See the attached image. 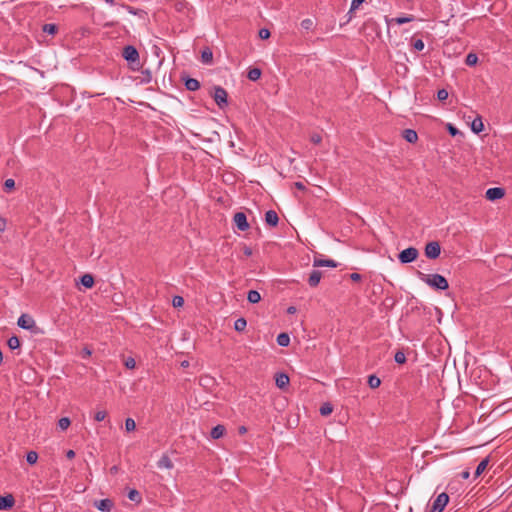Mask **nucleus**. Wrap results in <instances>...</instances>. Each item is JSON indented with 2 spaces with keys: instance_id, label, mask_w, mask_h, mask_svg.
I'll use <instances>...</instances> for the list:
<instances>
[{
  "instance_id": "obj_26",
  "label": "nucleus",
  "mask_w": 512,
  "mask_h": 512,
  "mask_svg": "<svg viewBox=\"0 0 512 512\" xmlns=\"http://www.w3.org/2000/svg\"><path fill=\"white\" fill-rule=\"evenodd\" d=\"M81 284L86 288H91L94 284V279L90 274H84L81 277Z\"/></svg>"
},
{
  "instance_id": "obj_19",
  "label": "nucleus",
  "mask_w": 512,
  "mask_h": 512,
  "mask_svg": "<svg viewBox=\"0 0 512 512\" xmlns=\"http://www.w3.org/2000/svg\"><path fill=\"white\" fill-rule=\"evenodd\" d=\"M484 129V125H483V122H482V119L481 117H477L475 118L472 123H471V130L478 134L480 132H482Z\"/></svg>"
},
{
  "instance_id": "obj_8",
  "label": "nucleus",
  "mask_w": 512,
  "mask_h": 512,
  "mask_svg": "<svg viewBox=\"0 0 512 512\" xmlns=\"http://www.w3.org/2000/svg\"><path fill=\"white\" fill-rule=\"evenodd\" d=\"M93 505L101 512H111L114 507V503L111 499L95 500Z\"/></svg>"
},
{
  "instance_id": "obj_14",
  "label": "nucleus",
  "mask_w": 512,
  "mask_h": 512,
  "mask_svg": "<svg viewBox=\"0 0 512 512\" xmlns=\"http://www.w3.org/2000/svg\"><path fill=\"white\" fill-rule=\"evenodd\" d=\"M265 221L268 225L274 227L278 224L279 222V217L277 215V213L274 211V210H268L266 213H265Z\"/></svg>"
},
{
  "instance_id": "obj_22",
  "label": "nucleus",
  "mask_w": 512,
  "mask_h": 512,
  "mask_svg": "<svg viewBox=\"0 0 512 512\" xmlns=\"http://www.w3.org/2000/svg\"><path fill=\"white\" fill-rule=\"evenodd\" d=\"M225 433V427L223 425H217L211 430V437L213 439L221 438Z\"/></svg>"
},
{
  "instance_id": "obj_16",
  "label": "nucleus",
  "mask_w": 512,
  "mask_h": 512,
  "mask_svg": "<svg viewBox=\"0 0 512 512\" xmlns=\"http://www.w3.org/2000/svg\"><path fill=\"white\" fill-rule=\"evenodd\" d=\"M403 138L409 143H415L418 140V135L413 129H405L403 131Z\"/></svg>"
},
{
  "instance_id": "obj_28",
  "label": "nucleus",
  "mask_w": 512,
  "mask_h": 512,
  "mask_svg": "<svg viewBox=\"0 0 512 512\" xmlns=\"http://www.w3.org/2000/svg\"><path fill=\"white\" fill-rule=\"evenodd\" d=\"M478 62V56L477 54L475 53H469L467 56H466V59H465V64L467 66H474L476 65Z\"/></svg>"
},
{
  "instance_id": "obj_32",
  "label": "nucleus",
  "mask_w": 512,
  "mask_h": 512,
  "mask_svg": "<svg viewBox=\"0 0 512 512\" xmlns=\"http://www.w3.org/2000/svg\"><path fill=\"white\" fill-rule=\"evenodd\" d=\"M248 78L251 80V81H256L260 78L261 76V70L258 69V68H253L251 70H249L248 72Z\"/></svg>"
},
{
  "instance_id": "obj_43",
  "label": "nucleus",
  "mask_w": 512,
  "mask_h": 512,
  "mask_svg": "<svg viewBox=\"0 0 512 512\" xmlns=\"http://www.w3.org/2000/svg\"><path fill=\"white\" fill-rule=\"evenodd\" d=\"M124 365L126 366V368L128 369H134L135 366H136V361L134 358L132 357H128L125 362H124Z\"/></svg>"
},
{
  "instance_id": "obj_35",
  "label": "nucleus",
  "mask_w": 512,
  "mask_h": 512,
  "mask_svg": "<svg viewBox=\"0 0 512 512\" xmlns=\"http://www.w3.org/2000/svg\"><path fill=\"white\" fill-rule=\"evenodd\" d=\"M71 424V421L68 417H62L58 421V426L61 430H66Z\"/></svg>"
},
{
  "instance_id": "obj_48",
  "label": "nucleus",
  "mask_w": 512,
  "mask_h": 512,
  "mask_svg": "<svg viewBox=\"0 0 512 512\" xmlns=\"http://www.w3.org/2000/svg\"><path fill=\"white\" fill-rule=\"evenodd\" d=\"M322 141V137L319 134H313L311 136V142L314 144H319Z\"/></svg>"
},
{
  "instance_id": "obj_24",
  "label": "nucleus",
  "mask_w": 512,
  "mask_h": 512,
  "mask_svg": "<svg viewBox=\"0 0 512 512\" xmlns=\"http://www.w3.org/2000/svg\"><path fill=\"white\" fill-rule=\"evenodd\" d=\"M247 300L252 304H256L261 300V295L256 290H250L247 295Z\"/></svg>"
},
{
  "instance_id": "obj_45",
  "label": "nucleus",
  "mask_w": 512,
  "mask_h": 512,
  "mask_svg": "<svg viewBox=\"0 0 512 512\" xmlns=\"http://www.w3.org/2000/svg\"><path fill=\"white\" fill-rule=\"evenodd\" d=\"M107 416V413L105 411H98L95 413L94 419L98 422L103 421Z\"/></svg>"
},
{
  "instance_id": "obj_37",
  "label": "nucleus",
  "mask_w": 512,
  "mask_h": 512,
  "mask_svg": "<svg viewBox=\"0 0 512 512\" xmlns=\"http://www.w3.org/2000/svg\"><path fill=\"white\" fill-rule=\"evenodd\" d=\"M394 360L398 364H404L406 362V356L404 352L398 351L395 353Z\"/></svg>"
},
{
  "instance_id": "obj_2",
  "label": "nucleus",
  "mask_w": 512,
  "mask_h": 512,
  "mask_svg": "<svg viewBox=\"0 0 512 512\" xmlns=\"http://www.w3.org/2000/svg\"><path fill=\"white\" fill-rule=\"evenodd\" d=\"M418 255L419 252L415 247H408L399 253L398 259L401 263L407 264L416 260Z\"/></svg>"
},
{
  "instance_id": "obj_56",
  "label": "nucleus",
  "mask_w": 512,
  "mask_h": 512,
  "mask_svg": "<svg viewBox=\"0 0 512 512\" xmlns=\"http://www.w3.org/2000/svg\"><path fill=\"white\" fill-rule=\"evenodd\" d=\"M287 313H288V314H294V313H296V308H295L294 306H290V307H288V309H287Z\"/></svg>"
},
{
  "instance_id": "obj_25",
  "label": "nucleus",
  "mask_w": 512,
  "mask_h": 512,
  "mask_svg": "<svg viewBox=\"0 0 512 512\" xmlns=\"http://www.w3.org/2000/svg\"><path fill=\"white\" fill-rule=\"evenodd\" d=\"M247 326V321L245 318L241 317V318H238L235 322H234V329L238 332H242L245 330Z\"/></svg>"
},
{
  "instance_id": "obj_31",
  "label": "nucleus",
  "mask_w": 512,
  "mask_h": 512,
  "mask_svg": "<svg viewBox=\"0 0 512 512\" xmlns=\"http://www.w3.org/2000/svg\"><path fill=\"white\" fill-rule=\"evenodd\" d=\"M57 30H58L57 25H55L53 23H48L43 26V32L50 34V35H54L57 32Z\"/></svg>"
},
{
  "instance_id": "obj_1",
  "label": "nucleus",
  "mask_w": 512,
  "mask_h": 512,
  "mask_svg": "<svg viewBox=\"0 0 512 512\" xmlns=\"http://www.w3.org/2000/svg\"><path fill=\"white\" fill-rule=\"evenodd\" d=\"M420 280L436 290H446L449 287L447 279L440 274H424L418 272Z\"/></svg>"
},
{
  "instance_id": "obj_60",
  "label": "nucleus",
  "mask_w": 512,
  "mask_h": 512,
  "mask_svg": "<svg viewBox=\"0 0 512 512\" xmlns=\"http://www.w3.org/2000/svg\"><path fill=\"white\" fill-rule=\"evenodd\" d=\"M246 432V428L245 427H241L240 428V433H245Z\"/></svg>"
},
{
  "instance_id": "obj_30",
  "label": "nucleus",
  "mask_w": 512,
  "mask_h": 512,
  "mask_svg": "<svg viewBox=\"0 0 512 512\" xmlns=\"http://www.w3.org/2000/svg\"><path fill=\"white\" fill-rule=\"evenodd\" d=\"M381 384V380L375 376V375H370L368 377V385L370 388L372 389H375V388H378Z\"/></svg>"
},
{
  "instance_id": "obj_27",
  "label": "nucleus",
  "mask_w": 512,
  "mask_h": 512,
  "mask_svg": "<svg viewBox=\"0 0 512 512\" xmlns=\"http://www.w3.org/2000/svg\"><path fill=\"white\" fill-rule=\"evenodd\" d=\"M128 498H129V500H131L135 503H140L142 501L141 495L136 489H131L128 492Z\"/></svg>"
},
{
  "instance_id": "obj_55",
  "label": "nucleus",
  "mask_w": 512,
  "mask_h": 512,
  "mask_svg": "<svg viewBox=\"0 0 512 512\" xmlns=\"http://www.w3.org/2000/svg\"><path fill=\"white\" fill-rule=\"evenodd\" d=\"M469 476H470V472H469V470H465V471L461 472V477H462L463 479H468V478H469Z\"/></svg>"
},
{
  "instance_id": "obj_20",
  "label": "nucleus",
  "mask_w": 512,
  "mask_h": 512,
  "mask_svg": "<svg viewBox=\"0 0 512 512\" xmlns=\"http://www.w3.org/2000/svg\"><path fill=\"white\" fill-rule=\"evenodd\" d=\"M157 466H158L159 468H161V469H162V468H165V469H172V468H173V463H172V461L170 460V458H169L168 456L163 455V456L159 459V461H158V463H157Z\"/></svg>"
},
{
  "instance_id": "obj_17",
  "label": "nucleus",
  "mask_w": 512,
  "mask_h": 512,
  "mask_svg": "<svg viewBox=\"0 0 512 512\" xmlns=\"http://www.w3.org/2000/svg\"><path fill=\"white\" fill-rule=\"evenodd\" d=\"M201 61L204 64H211L213 61V53L210 48H205L201 52Z\"/></svg>"
},
{
  "instance_id": "obj_47",
  "label": "nucleus",
  "mask_w": 512,
  "mask_h": 512,
  "mask_svg": "<svg viewBox=\"0 0 512 512\" xmlns=\"http://www.w3.org/2000/svg\"><path fill=\"white\" fill-rule=\"evenodd\" d=\"M365 0H352L350 10H356Z\"/></svg>"
},
{
  "instance_id": "obj_52",
  "label": "nucleus",
  "mask_w": 512,
  "mask_h": 512,
  "mask_svg": "<svg viewBox=\"0 0 512 512\" xmlns=\"http://www.w3.org/2000/svg\"><path fill=\"white\" fill-rule=\"evenodd\" d=\"M448 131H449V133H450L452 136H455V135L458 133L457 128H455V127H454V126H452V125H449V126H448Z\"/></svg>"
},
{
  "instance_id": "obj_23",
  "label": "nucleus",
  "mask_w": 512,
  "mask_h": 512,
  "mask_svg": "<svg viewBox=\"0 0 512 512\" xmlns=\"http://www.w3.org/2000/svg\"><path fill=\"white\" fill-rule=\"evenodd\" d=\"M277 344L281 347H287L290 344V337L286 333H280L277 336Z\"/></svg>"
},
{
  "instance_id": "obj_57",
  "label": "nucleus",
  "mask_w": 512,
  "mask_h": 512,
  "mask_svg": "<svg viewBox=\"0 0 512 512\" xmlns=\"http://www.w3.org/2000/svg\"><path fill=\"white\" fill-rule=\"evenodd\" d=\"M181 367H183V368L189 367V361H187V360L182 361L181 362Z\"/></svg>"
},
{
  "instance_id": "obj_39",
  "label": "nucleus",
  "mask_w": 512,
  "mask_h": 512,
  "mask_svg": "<svg viewBox=\"0 0 512 512\" xmlns=\"http://www.w3.org/2000/svg\"><path fill=\"white\" fill-rule=\"evenodd\" d=\"M332 412V406L329 403L323 404L320 408V413L323 416L329 415Z\"/></svg>"
},
{
  "instance_id": "obj_9",
  "label": "nucleus",
  "mask_w": 512,
  "mask_h": 512,
  "mask_svg": "<svg viewBox=\"0 0 512 512\" xmlns=\"http://www.w3.org/2000/svg\"><path fill=\"white\" fill-rule=\"evenodd\" d=\"M234 223L237 226V228L241 231H246L249 228L247 217L243 212H237L234 215Z\"/></svg>"
},
{
  "instance_id": "obj_5",
  "label": "nucleus",
  "mask_w": 512,
  "mask_h": 512,
  "mask_svg": "<svg viewBox=\"0 0 512 512\" xmlns=\"http://www.w3.org/2000/svg\"><path fill=\"white\" fill-rule=\"evenodd\" d=\"M214 100L216 102V104L222 108L224 106L227 105L228 101H227V92L224 88L220 87V86H217L215 87L214 89Z\"/></svg>"
},
{
  "instance_id": "obj_36",
  "label": "nucleus",
  "mask_w": 512,
  "mask_h": 512,
  "mask_svg": "<svg viewBox=\"0 0 512 512\" xmlns=\"http://www.w3.org/2000/svg\"><path fill=\"white\" fill-rule=\"evenodd\" d=\"M125 429L127 432H132L136 429V423H135L134 419L127 418L125 420Z\"/></svg>"
},
{
  "instance_id": "obj_58",
  "label": "nucleus",
  "mask_w": 512,
  "mask_h": 512,
  "mask_svg": "<svg viewBox=\"0 0 512 512\" xmlns=\"http://www.w3.org/2000/svg\"><path fill=\"white\" fill-rule=\"evenodd\" d=\"M244 253H245V255L250 256L252 254V251L250 248H246Z\"/></svg>"
},
{
  "instance_id": "obj_6",
  "label": "nucleus",
  "mask_w": 512,
  "mask_h": 512,
  "mask_svg": "<svg viewBox=\"0 0 512 512\" xmlns=\"http://www.w3.org/2000/svg\"><path fill=\"white\" fill-rule=\"evenodd\" d=\"M17 324L20 328L30 331H32L36 327L35 320L27 314H22L18 318Z\"/></svg>"
},
{
  "instance_id": "obj_46",
  "label": "nucleus",
  "mask_w": 512,
  "mask_h": 512,
  "mask_svg": "<svg viewBox=\"0 0 512 512\" xmlns=\"http://www.w3.org/2000/svg\"><path fill=\"white\" fill-rule=\"evenodd\" d=\"M269 36H270V31L268 29H265V28L260 29L259 37L261 39H267V38H269Z\"/></svg>"
},
{
  "instance_id": "obj_51",
  "label": "nucleus",
  "mask_w": 512,
  "mask_h": 512,
  "mask_svg": "<svg viewBox=\"0 0 512 512\" xmlns=\"http://www.w3.org/2000/svg\"><path fill=\"white\" fill-rule=\"evenodd\" d=\"M361 278H362V277H361V275H360L359 273H352V274L350 275V279H351L352 281H360V280H361Z\"/></svg>"
},
{
  "instance_id": "obj_34",
  "label": "nucleus",
  "mask_w": 512,
  "mask_h": 512,
  "mask_svg": "<svg viewBox=\"0 0 512 512\" xmlns=\"http://www.w3.org/2000/svg\"><path fill=\"white\" fill-rule=\"evenodd\" d=\"M38 460V454L35 452V451H29L26 455V461L33 465L37 462Z\"/></svg>"
},
{
  "instance_id": "obj_7",
  "label": "nucleus",
  "mask_w": 512,
  "mask_h": 512,
  "mask_svg": "<svg viewBox=\"0 0 512 512\" xmlns=\"http://www.w3.org/2000/svg\"><path fill=\"white\" fill-rule=\"evenodd\" d=\"M122 55L124 59L128 62L133 63L139 60V53L137 49L132 45L124 47Z\"/></svg>"
},
{
  "instance_id": "obj_38",
  "label": "nucleus",
  "mask_w": 512,
  "mask_h": 512,
  "mask_svg": "<svg viewBox=\"0 0 512 512\" xmlns=\"http://www.w3.org/2000/svg\"><path fill=\"white\" fill-rule=\"evenodd\" d=\"M184 304V299L181 296H174L172 299V305L175 308L182 307Z\"/></svg>"
},
{
  "instance_id": "obj_40",
  "label": "nucleus",
  "mask_w": 512,
  "mask_h": 512,
  "mask_svg": "<svg viewBox=\"0 0 512 512\" xmlns=\"http://www.w3.org/2000/svg\"><path fill=\"white\" fill-rule=\"evenodd\" d=\"M314 23L312 21V19L310 18H306L304 20L301 21V27L305 30H309L313 27Z\"/></svg>"
},
{
  "instance_id": "obj_15",
  "label": "nucleus",
  "mask_w": 512,
  "mask_h": 512,
  "mask_svg": "<svg viewBox=\"0 0 512 512\" xmlns=\"http://www.w3.org/2000/svg\"><path fill=\"white\" fill-rule=\"evenodd\" d=\"M321 277H322V273L319 270H313L310 273V276L308 279L309 285L311 287H316L319 284Z\"/></svg>"
},
{
  "instance_id": "obj_4",
  "label": "nucleus",
  "mask_w": 512,
  "mask_h": 512,
  "mask_svg": "<svg viewBox=\"0 0 512 512\" xmlns=\"http://www.w3.org/2000/svg\"><path fill=\"white\" fill-rule=\"evenodd\" d=\"M441 247L439 242L431 241L425 246V256L429 259H436L440 256Z\"/></svg>"
},
{
  "instance_id": "obj_59",
  "label": "nucleus",
  "mask_w": 512,
  "mask_h": 512,
  "mask_svg": "<svg viewBox=\"0 0 512 512\" xmlns=\"http://www.w3.org/2000/svg\"><path fill=\"white\" fill-rule=\"evenodd\" d=\"M295 185H296V187L298 189H302L303 188V184L302 183L297 182Z\"/></svg>"
},
{
  "instance_id": "obj_44",
  "label": "nucleus",
  "mask_w": 512,
  "mask_h": 512,
  "mask_svg": "<svg viewBox=\"0 0 512 512\" xmlns=\"http://www.w3.org/2000/svg\"><path fill=\"white\" fill-rule=\"evenodd\" d=\"M448 91L446 89H440L438 92H437V98L440 100V101H443V100H446L448 98Z\"/></svg>"
},
{
  "instance_id": "obj_21",
  "label": "nucleus",
  "mask_w": 512,
  "mask_h": 512,
  "mask_svg": "<svg viewBox=\"0 0 512 512\" xmlns=\"http://www.w3.org/2000/svg\"><path fill=\"white\" fill-rule=\"evenodd\" d=\"M489 464V458L486 457L480 461V463L477 465V468L475 470V478L479 477L487 468Z\"/></svg>"
},
{
  "instance_id": "obj_29",
  "label": "nucleus",
  "mask_w": 512,
  "mask_h": 512,
  "mask_svg": "<svg viewBox=\"0 0 512 512\" xmlns=\"http://www.w3.org/2000/svg\"><path fill=\"white\" fill-rule=\"evenodd\" d=\"M7 345L11 350H15L20 347V341L17 336H11L7 341Z\"/></svg>"
},
{
  "instance_id": "obj_33",
  "label": "nucleus",
  "mask_w": 512,
  "mask_h": 512,
  "mask_svg": "<svg viewBox=\"0 0 512 512\" xmlns=\"http://www.w3.org/2000/svg\"><path fill=\"white\" fill-rule=\"evenodd\" d=\"M414 20V17L413 16H402V17H396L393 19V21L398 24V25H402V24H405V23H409V22H412Z\"/></svg>"
},
{
  "instance_id": "obj_13",
  "label": "nucleus",
  "mask_w": 512,
  "mask_h": 512,
  "mask_svg": "<svg viewBox=\"0 0 512 512\" xmlns=\"http://www.w3.org/2000/svg\"><path fill=\"white\" fill-rule=\"evenodd\" d=\"M289 376L286 373H278L275 377V384L278 388L284 389L289 385Z\"/></svg>"
},
{
  "instance_id": "obj_18",
  "label": "nucleus",
  "mask_w": 512,
  "mask_h": 512,
  "mask_svg": "<svg viewBox=\"0 0 512 512\" xmlns=\"http://www.w3.org/2000/svg\"><path fill=\"white\" fill-rule=\"evenodd\" d=\"M185 87L189 91H196L200 88V83L197 79L187 78L185 80Z\"/></svg>"
},
{
  "instance_id": "obj_54",
  "label": "nucleus",
  "mask_w": 512,
  "mask_h": 512,
  "mask_svg": "<svg viewBox=\"0 0 512 512\" xmlns=\"http://www.w3.org/2000/svg\"><path fill=\"white\" fill-rule=\"evenodd\" d=\"M66 457L69 458V459H72L75 457V452L73 450H68L66 452Z\"/></svg>"
},
{
  "instance_id": "obj_3",
  "label": "nucleus",
  "mask_w": 512,
  "mask_h": 512,
  "mask_svg": "<svg viewBox=\"0 0 512 512\" xmlns=\"http://www.w3.org/2000/svg\"><path fill=\"white\" fill-rule=\"evenodd\" d=\"M449 501V496L443 492L433 501L428 512H442Z\"/></svg>"
},
{
  "instance_id": "obj_49",
  "label": "nucleus",
  "mask_w": 512,
  "mask_h": 512,
  "mask_svg": "<svg viewBox=\"0 0 512 512\" xmlns=\"http://www.w3.org/2000/svg\"><path fill=\"white\" fill-rule=\"evenodd\" d=\"M7 221L5 218L0 217V232H4L6 230Z\"/></svg>"
},
{
  "instance_id": "obj_42",
  "label": "nucleus",
  "mask_w": 512,
  "mask_h": 512,
  "mask_svg": "<svg viewBox=\"0 0 512 512\" xmlns=\"http://www.w3.org/2000/svg\"><path fill=\"white\" fill-rule=\"evenodd\" d=\"M15 187V181L11 178L9 179H6L5 182H4V189L6 191H10L12 190L13 188Z\"/></svg>"
},
{
  "instance_id": "obj_41",
  "label": "nucleus",
  "mask_w": 512,
  "mask_h": 512,
  "mask_svg": "<svg viewBox=\"0 0 512 512\" xmlns=\"http://www.w3.org/2000/svg\"><path fill=\"white\" fill-rule=\"evenodd\" d=\"M412 46L417 51H422L425 47L424 42L421 39L414 40Z\"/></svg>"
},
{
  "instance_id": "obj_10",
  "label": "nucleus",
  "mask_w": 512,
  "mask_h": 512,
  "mask_svg": "<svg viewBox=\"0 0 512 512\" xmlns=\"http://www.w3.org/2000/svg\"><path fill=\"white\" fill-rule=\"evenodd\" d=\"M505 195V191L500 187L489 188L486 191V198L490 201L501 199Z\"/></svg>"
},
{
  "instance_id": "obj_12",
  "label": "nucleus",
  "mask_w": 512,
  "mask_h": 512,
  "mask_svg": "<svg viewBox=\"0 0 512 512\" xmlns=\"http://www.w3.org/2000/svg\"><path fill=\"white\" fill-rule=\"evenodd\" d=\"M15 504V499L11 494L0 496V510L11 509Z\"/></svg>"
},
{
  "instance_id": "obj_61",
  "label": "nucleus",
  "mask_w": 512,
  "mask_h": 512,
  "mask_svg": "<svg viewBox=\"0 0 512 512\" xmlns=\"http://www.w3.org/2000/svg\"><path fill=\"white\" fill-rule=\"evenodd\" d=\"M107 3H110L112 4L113 3V0H105Z\"/></svg>"
},
{
  "instance_id": "obj_50",
  "label": "nucleus",
  "mask_w": 512,
  "mask_h": 512,
  "mask_svg": "<svg viewBox=\"0 0 512 512\" xmlns=\"http://www.w3.org/2000/svg\"><path fill=\"white\" fill-rule=\"evenodd\" d=\"M91 354H92V351L88 347L83 348V350H82L83 358H88L91 356Z\"/></svg>"
},
{
  "instance_id": "obj_11",
  "label": "nucleus",
  "mask_w": 512,
  "mask_h": 512,
  "mask_svg": "<svg viewBox=\"0 0 512 512\" xmlns=\"http://www.w3.org/2000/svg\"><path fill=\"white\" fill-rule=\"evenodd\" d=\"M313 266L314 267L336 268L338 266V263L332 259H321V258L315 257L313 260Z\"/></svg>"
},
{
  "instance_id": "obj_53",
  "label": "nucleus",
  "mask_w": 512,
  "mask_h": 512,
  "mask_svg": "<svg viewBox=\"0 0 512 512\" xmlns=\"http://www.w3.org/2000/svg\"><path fill=\"white\" fill-rule=\"evenodd\" d=\"M143 74L145 75L143 81L150 82V80H151V73H150V71L147 70V71L143 72Z\"/></svg>"
}]
</instances>
